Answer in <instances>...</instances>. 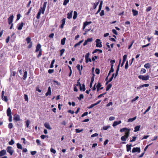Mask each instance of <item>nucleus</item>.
<instances>
[{"mask_svg":"<svg viewBox=\"0 0 158 158\" xmlns=\"http://www.w3.org/2000/svg\"><path fill=\"white\" fill-rule=\"evenodd\" d=\"M6 153V151L5 150H2L0 151V157L5 155Z\"/></svg>","mask_w":158,"mask_h":158,"instance_id":"nucleus-11","label":"nucleus"},{"mask_svg":"<svg viewBox=\"0 0 158 158\" xmlns=\"http://www.w3.org/2000/svg\"><path fill=\"white\" fill-rule=\"evenodd\" d=\"M2 99L6 102H7L8 101L7 97L6 96H3V98H2Z\"/></svg>","mask_w":158,"mask_h":158,"instance_id":"nucleus-41","label":"nucleus"},{"mask_svg":"<svg viewBox=\"0 0 158 158\" xmlns=\"http://www.w3.org/2000/svg\"><path fill=\"white\" fill-rule=\"evenodd\" d=\"M83 40H82L80 41L79 42L75 44L74 45V47L75 48L77 46H79L83 42Z\"/></svg>","mask_w":158,"mask_h":158,"instance_id":"nucleus-26","label":"nucleus"},{"mask_svg":"<svg viewBox=\"0 0 158 158\" xmlns=\"http://www.w3.org/2000/svg\"><path fill=\"white\" fill-rule=\"evenodd\" d=\"M27 72L26 71L24 73V75L23 76V79L25 80L27 76Z\"/></svg>","mask_w":158,"mask_h":158,"instance_id":"nucleus-29","label":"nucleus"},{"mask_svg":"<svg viewBox=\"0 0 158 158\" xmlns=\"http://www.w3.org/2000/svg\"><path fill=\"white\" fill-rule=\"evenodd\" d=\"M140 126L139 125L137 126H136L135 127V129L134 131L135 132H137L138 131H139V130L140 128Z\"/></svg>","mask_w":158,"mask_h":158,"instance_id":"nucleus-19","label":"nucleus"},{"mask_svg":"<svg viewBox=\"0 0 158 158\" xmlns=\"http://www.w3.org/2000/svg\"><path fill=\"white\" fill-rule=\"evenodd\" d=\"M95 72L97 74H99L100 73V70L98 69H96L95 70Z\"/></svg>","mask_w":158,"mask_h":158,"instance_id":"nucleus-54","label":"nucleus"},{"mask_svg":"<svg viewBox=\"0 0 158 158\" xmlns=\"http://www.w3.org/2000/svg\"><path fill=\"white\" fill-rule=\"evenodd\" d=\"M26 40L27 42V44L30 43L31 42V39L30 37H27L26 39Z\"/></svg>","mask_w":158,"mask_h":158,"instance_id":"nucleus-27","label":"nucleus"},{"mask_svg":"<svg viewBox=\"0 0 158 158\" xmlns=\"http://www.w3.org/2000/svg\"><path fill=\"white\" fill-rule=\"evenodd\" d=\"M44 126L47 129L49 130L52 129V128L50 126L48 123H45L44 124Z\"/></svg>","mask_w":158,"mask_h":158,"instance_id":"nucleus-10","label":"nucleus"},{"mask_svg":"<svg viewBox=\"0 0 158 158\" xmlns=\"http://www.w3.org/2000/svg\"><path fill=\"white\" fill-rule=\"evenodd\" d=\"M95 42L96 43V46L97 47L101 48L102 47V42H100V40L99 39H97Z\"/></svg>","mask_w":158,"mask_h":158,"instance_id":"nucleus-4","label":"nucleus"},{"mask_svg":"<svg viewBox=\"0 0 158 158\" xmlns=\"http://www.w3.org/2000/svg\"><path fill=\"white\" fill-rule=\"evenodd\" d=\"M146 72V70L144 69H142L140 71V73H144Z\"/></svg>","mask_w":158,"mask_h":158,"instance_id":"nucleus-47","label":"nucleus"},{"mask_svg":"<svg viewBox=\"0 0 158 158\" xmlns=\"http://www.w3.org/2000/svg\"><path fill=\"white\" fill-rule=\"evenodd\" d=\"M149 86V84H143L142 85H140L139 87H137V89H139L144 87H148Z\"/></svg>","mask_w":158,"mask_h":158,"instance_id":"nucleus-8","label":"nucleus"},{"mask_svg":"<svg viewBox=\"0 0 158 158\" xmlns=\"http://www.w3.org/2000/svg\"><path fill=\"white\" fill-rule=\"evenodd\" d=\"M65 18H64L61 21L62 24L60 26V27L61 28H62L64 27V25L65 23Z\"/></svg>","mask_w":158,"mask_h":158,"instance_id":"nucleus-12","label":"nucleus"},{"mask_svg":"<svg viewBox=\"0 0 158 158\" xmlns=\"http://www.w3.org/2000/svg\"><path fill=\"white\" fill-rule=\"evenodd\" d=\"M21 17V15L20 14H18L17 15L16 20L17 21L19 20L20 19Z\"/></svg>","mask_w":158,"mask_h":158,"instance_id":"nucleus-62","label":"nucleus"},{"mask_svg":"<svg viewBox=\"0 0 158 158\" xmlns=\"http://www.w3.org/2000/svg\"><path fill=\"white\" fill-rule=\"evenodd\" d=\"M24 98L25 100L26 101H28V96L26 94H25L24 95Z\"/></svg>","mask_w":158,"mask_h":158,"instance_id":"nucleus-46","label":"nucleus"},{"mask_svg":"<svg viewBox=\"0 0 158 158\" xmlns=\"http://www.w3.org/2000/svg\"><path fill=\"white\" fill-rule=\"evenodd\" d=\"M51 94V91L50 87H49L48 89L47 92L45 94V95L47 96L48 95H50Z\"/></svg>","mask_w":158,"mask_h":158,"instance_id":"nucleus-9","label":"nucleus"},{"mask_svg":"<svg viewBox=\"0 0 158 158\" xmlns=\"http://www.w3.org/2000/svg\"><path fill=\"white\" fill-rule=\"evenodd\" d=\"M150 108H151V106H149L148 108L147 109L144 111V112L143 114H146V113L148 112L150 109Z\"/></svg>","mask_w":158,"mask_h":158,"instance_id":"nucleus-40","label":"nucleus"},{"mask_svg":"<svg viewBox=\"0 0 158 158\" xmlns=\"http://www.w3.org/2000/svg\"><path fill=\"white\" fill-rule=\"evenodd\" d=\"M80 80V79H79L77 81V84L76 85H76L77 86H79L80 87V89L81 91H82V86L81 85L80 83L79 82V81Z\"/></svg>","mask_w":158,"mask_h":158,"instance_id":"nucleus-14","label":"nucleus"},{"mask_svg":"<svg viewBox=\"0 0 158 158\" xmlns=\"http://www.w3.org/2000/svg\"><path fill=\"white\" fill-rule=\"evenodd\" d=\"M127 58V55H125L123 57V62H125Z\"/></svg>","mask_w":158,"mask_h":158,"instance_id":"nucleus-48","label":"nucleus"},{"mask_svg":"<svg viewBox=\"0 0 158 158\" xmlns=\"http://www.w3.org/2000/svg\"><path fill=\"white\" fill-rule=\"evenodd\" d=\"M128 61H127L126 62L125 64V69H128Z\"/></svg>","mask_w":158,"mask_h":158,"instance_id":"nucleus-42","label":"nucleus"},{"mask_svg":"<svg viewBox=\"0 0 158 158\" xmlns=\"http://www.w3.org/2000/svg\"><path fill=\"white\" fill-rule=\"evenodd\" d=\"M82 90L83 91H85V85H84V84H82Z\"/></svg>","mask_w":158,"mask_h":158,"instance_id":"nucleus-56","label":"nucleus"},{"mask_svg":"<svg viewBox=\"0 0 158 158\" xmlns=\"http://www.w3.org/2000/svg\"><path fill=\"white\" fill-rule=\"evenodd\" d=\"M138 152L139 153L140 152V148L136 147L134 148L132 150V153H134L135 152Z\"/></svg>","mask_w":158,"mask_h":158,"instance_id":"nucleus-5","label":"nucleus"},{"mask_svg":"<svg viewBox=\"0 0 158 158\" xmlns=\"http://www.w3.org/2000/svg\"><path fill=\"white\" fill-rule=\"evenodd\" d=\"M130 131V129L126 127L122 128L120 130V131L121 132L124 131L126 132L125 135L121 137V140L125 141L126 140L129 136Z\"/></svg>","mask_w":158,"mask_h":158,"instance_id":"nucleus-1","label":"nucleus"},{"mask_svg":"<svg viewBox=\"0 0 158 158\" xmlns=\"http://www.w3.org/2000/svg\"><path fill=\"white\" fill-rule=\"evenodd\" d=\"M97 56H95L94 57H93L92 58V60L93 61H94L95 60L97 59Z\"/></svg>","mask_w":158,"mask_h":158,"instance_id":"nucleus-60","label":"nucleus"},{"mask_svg":"<svg viewBox=\"0 0 158 158\" xmlns=\"http://www.w3.org/2000/svg\"><path fill=\"white\" fill-rule=\"evenodd\" d=\"M132 11L133 13V15L134 16H136L138 14V11L136 10L132 9Z\"/></svg>","mask_w":158,"mask_h":158,"instance_id":"nucleus-18","label":"nucleus"},{"mask_svg":"<svg viewBox=\"0 0 158 158\" xmlns=\"http://www.w3.org/2000/svg\"><path fill=\"white\" fill-rule=\"evenodd\" d=\"M95 105V103L94 104H92L90 106H88L87 107L88 108V109H91Z\"/></svg>","mask_w":158,"mask_h":158,"instance_id":"nucleus-52","label":"nucleus"},{"mask_svg":"<svg viewBox=\"0 0 158 158\" xmlns=\"http://www.w3.org/2000/svg\"><path fill=\"white\" fill-rule=\"evenodd\" d=\"M121 123V120H120L119 121H115L114 122L113 124V126L114 127L117 125H118L120 124Z\"/></svg>","mask_w":158,"mask_h":158,"instance_id":"nucleus-13","label":"nucleus"},{"mask_svg":"<svg viewBox=\"0 0 158 158\" xmlns=\"http://www.w3.org/2000/svg\"><path fill=\"white\" fill-rule=\"evenodd\" d=\"M65 51V49H63L60 50V56H61Z\"/></svg>","mask_w":158,"mask_h":158,"instance_id":"nucleus-45","label":"nucleus"},{"mask_svg":"<svg viewBox=\"0 0 158 158\" xmlns=\"http://www.w3.org/2000/svg\"><path fill=\"white\" fill-rule=\"evenodd\" d=\"M112 31L113 32V33L115 34V35H118L117 32L115 29H113L112 30Z\"/></svg>","mask_w":158,"mask_h":158,"instance_id":"nucleus-59","label":"nucleus"},{"mask_svg":"<svg viewBox=\"0 0 158 158\" xmlns=\"http://www.w3.org/2000/svg\"><path fill=\"white\" fill-rule=\"evenodd\" d=\"M88 114V113L87 112H86L85 113H84L82 115H81V117H83L85 116H86Z\"/></svg>","mask_w":158,"mask_h":158,"instance_id":"nucleus-64","label":"nucleus"},{"mask_svg":"<svg viewBox=\"0 0 158 158\" xmlns=\"http://www.w3.org/2000/svg\"><path fill=\"white\" fill-rule=\"evenodd\" d=\"M42 52V49H40V51H39V53L37 56V57L39 58L41 56Z\"/></svg>","mask_w":158,"mask_h":158,"instance_id":"nucleus-44","label":"nucleus"},{"mask_svg":"<svg viewBox=\"0 0 158 158\" xmlns=\"http://www.w3.org/2000/svg\"><path fill=\"white\" fill-rule=\"evenodd\" d=\"M132 146L131 144L128 145L127 144L126 145L127 147V152H129L131 150V146Z\"/></svg>","mask_w":158,"mask_h":158,"instance_id":"nucleus-20","label":"nucleus"},{"mask_svg":"<svg viewBox=\"0 0 158 158\" xmlns=\"http://www.w3.org/2000/svg\"><path fill=\"white\" fill-rule=\"evenodd\" d=\"M83 131V129H81V130H79L78 129H75V131L76 133H80V132H81L82 131Z\"/></svg>","mask_w":158,"mask_h":158,"instance_id":"nucleus-35","label":"nucleus"},{"mask_svg":"<svg viewBox=\"0 0 158 158\" xmlns=\"http://www.w3.org/2000/svg\"><path fill=\"white\" fill-rule=\"evenodd\" d=\"M112 85L111 84H109L107 86L106 89V91H108L111 87Z\"/></svg>","mask_w":158,"mask_h":158,"instance_id":"nucleus-32","label":"nucleus"},{"mask_svg":"<svg viewBox=\"0 0 158 158\" xmlns=\"http://www.w3.org/2000/svg\"><path fill=\"white\" fill-rule=\"evenodd\" d=\"M110 126H103L102 128V129L106 130H107L108 128H110Z\"/></svg>","mask_w":158,"mask_h":158,"instance_id":"nucleus-34","label":"nucleus"},{"mask_svg":"<svg viewBox=\"0 0 158 158\" xmlns=\"http://www.w3.org/2000/svg\"><path fill=\"white\" fill-rule=\"evenodd\" d=\"M13 119L16 122H17L20 120V116L19 115H15L14 116Z\"/></svg>","mask_w":158,"mask_h":158,"instance_id":"nucleus-6","label":"nucleus"},{"mask_svg":"<svg viewBox=\"0 0 158 158\" xmlns=\"http://www.w3.org/2000/svg\"><path fill=\"white\" fill-rule=\"evenodd\" d=\"M136 137H135V136L133 137L132 139L131 140H130V141L131 142H132L135 141L136 140Z\"/></svg>","mask_w":158,"mask_h":158,"instance_id":"nucleus-57","label":"nucleus"},{"mask_svg":"<svg viewBox=\"0 0 158 158\" xmlns=\"http://www.w3.org/2000/svg\"><path fill=\"white\" fill-rule=\"evenodd\" d=\"M99 3V2H98L96 3H93V4H94V5L93 6V8L94 9H95L96 8L97 6L98 5Z\"/></svg>","mask_w":158,"mask_h":158,"instance_id":"nucleus-37","label":"nucleus"},{"mask_svg":"<svg viewBox=\"0 0 158 158\" xmlns=\"http://www.w3.org/2000/svg\"><path fill=\"white\" fill-rule=\"evenodd\" d=\"M102 85L101 84L100 82H98V85H97V91L98 92L100 88V87Z\"/></svg>","mask_w":158,"mask_h":158,"instance_id":"nucleus-21","label":"nucleus"},{"mask_svg":"<svg viewBox=\"0 0 158 158\" xmlns=\"http://www.w3.org/2000/svg\"><path fill=\"white\" fill-rule=\"evenodd\" d=\"M26 123V126L27 127H29V125L30 124V121L29 120H27L25 122Z\"/></svg>","mask_w":158,"mask_h":158,"instance_id":"nucleus-31","label":"nucleus"},{"mask_svg":"<svg viewBox=\"0 0 158 158\" xmlns=\"http://www.w3.org/2000/svg\"><path fill=\"white\" fill-rule=\"evenodd\" d=\"M152 9V7L151 6H148V7L146 10V11L147 12H149Z\"/></svg>","mask_w":158,"mask_h":158,"instance_id":"nucleus-38","label":"nucleus"},{"mask_svg":"<svg viewBox=\"0 0 158 158\" xmlns=\"http://www.w3.org/2000/svg\"><path fill=\"white\" fill-rule=\"evenodd\" d=\"M100 15L101 16H103L104 15V11L103 10H101V12L100 13Z\"/></svg>","mask_w":158,"mask_h":158,"instance_id":"nucleus-53","label":"nucleus"},{"mask_svg":"<svg viewBox=\"0 0 158 158\" xmlns=\"http://www.w3.org/2000/svg\"><path fill=\"white\" fill-rule=\"evenodd\" d=\"M84 98V96L83 94H80L79 95V97L78 98L79 100H81L82 99Z\"/></svg>","mask_w":158,"mask_h":158,"instance_id":"nucleus-39","label":"nucleus"},{"mask_svg":"<svg viewBox=\"0 0 158 158\" xmlns=\"http://www.w3.org/2000/svg\"><path fill=\"white\" fill-rule=\"evenodd\" d=\"M69 0H64V1L63 5L64 6L66 5L69 2Z\"/></svg>","mask_w":158,"mask_h":158,"instance_id":"nucleus-36","label":"nucleus"},{"mask_svg":"<svg viewBox=\"0 0 158 158\" xmlns=\"http://www.w3.org/2000/svg\"><path fill=\"white\" fill-rule=\"evenodd\" d=\"M89 56V52L86 53L85 55V62L86 63H88V59Z\"/></svg>","mask_w":158,"mask_h":158,"instance_id":"nucleus-16","label":"nucleus"},{"mask_svg":"<svg viewBox=\"0 0 158 158\" xmlns=\"http://www.w3.org/2000/svg\"><path fill=\"white\" fill-rule=\"evenodd\" d=\"M138 77L139 79H142L143 80L146 81L148 80L149 76V75L143 76L140 75Z\"/></svg>","mask_w":158,"mask_h":158,"instance_id":"nucleus-3","label":"nucleus"},{"mask_svg":"<svg viewBox=\"0 0 158 158\" xmlns=\"http://www.w3.org/2000/svg\"><path fill=\"white\" fill-rule=\"evenodd\" d=\"M66 40V38L65 37H64L61 40V44L62 45H64L65 43V41Z\"/></svg>","mask_w":158,"mask_h":158,"instance_id":"nucleus-24","label":"nucleus"},{"mask_svg":"<svg viewBox=\"0 0 158 158\" xmlns=\"http://www.w3.org/2000/svg\"><path fill=\"white\" fill-rule=\"evenodd\" d=\"M119 65H118L117 69L116 71L115 74V77H114L115 78L118 76V72L119 71Z\"/></svg>","mask_w":158,"mask_h":158,"instance_id":"nucleus-23","label":"nucleus"},{"mask_svg":"<svg viewBox=\"0 0 158 158\" xmlns=\"http://www.w3.org/2000/svg\"><path fill=\"white\" fill-rule=\"evenodd\" d=\"M136 118V116H135L132 118H130L128 119V122H132L134 120H135Z\"/></svg>","mask_w":158,"mask_h":158,"instance_id":"nucleus-25","label":"nucleus"},{"mask_svg":"<svg viewBox=\"0 0 158 158\" xmlns=\"http://www.w3.org/2000/svg\"><path fill=\"white\" fill-rule=\"evenodd\" d=\"M23 24H23V23L22 22L20 24L19 26L18 27V30H21L22 29V28L23 26Z\"/></svg>","mask_w":158,"mask_h":158,"instance_id":"nucleus-22","label":"nucleus"},{"mask_svg":"<svg viewBox=\"0 0 158 158\" xmlns=\"http://www.w3.org/2000/svg\"><path fill=\"white\" fill-rule=\"evenodd\" d=\"M17 147L18 148L20 149H23V148H22V145L20 144L19 143H18L17 144Z\"/></svg>","mask_w":158,"mask_h":158,"instance_id":"nucleus-30","label":"nucleus"},{"mask_svg":"<svg viewBox=\"0 0 158 158\" xmlns=\"http://www.w3.org/2000/svg\"><path fill=\"white\" fill-rule=\"evenodd\" d=\"M54 62H55V60H53L52 62H51V65H50V68H52L53 67V64L54 63Z\"/></svg>","mask_w":158,"mask_h":158,"instance_id":"nucleus-43","label":"nucleus"},{"mask_svg":"<svg viewBox=\"0 0 158 158\" xmlns=\"http://www.w3.org/2000/svg\"><path fill=\"white\" fill-rule=\"evenodd\" d=\"M46 137H48V136L45 135H42L40 136L41 138L43 139H44Z\"/></svg>","mask_w":158,"mask_h":158,"instance_id":"nucleus-55","label":"nucleus"},{"mask_svg":"<svg viewBox=\"0 0 158 158\" xmlns=\"http://www.w3.org/2000/svg\"><path fill=\"white\" fill-rule=\"evenodd\" d=\"M106 93V92L105 93H103V94H100V95H99L98 97V98H100L101 97H102L104 95H105Z\"/></svg>","mask_w":158,"mask_h":158,"instance_id":"nucleus-58","label":"nucleus"},{"mask_svg":"<svg viewBox=\"0 0 158 158\" xmlns=\"http://www.w3.org/2000/svg\"><path fill=\"white\" fill-rule=\"evenodd\" d=\"M77 12L76 11H74V15H73V19H76V18H77Z\"/></svg>","mask_w":158,"mask_h":158,"instance_id":"nucleus-28","label":"nucleus"},{"mask_svg":"<svg viewBox=\"0 0 158 158\" xmlns=\"http://www.w3.org/2000/svg\"><path fill=\"white\" fill-rule=\"evenodd\" d=\"M144 67L146 69H149L150 67V65L149 63H147V64H146L144 65Z\"/></svg>","mask_w":158,"mask_h":158,"instance_id":"nucleus-33","label":"nucleus"},{"mask_svg":"<svg viewBox=\"0 0 158 158\" xmlns=\"http://www.w3.org/2000/svg\"><path fill=\"white\" fill-rule=\"evenodd\" d=\"M98 135V134L97 133H94L91 136V137H94L97 136Z\"/></svg>","mask_w":158,"mask_h":158,"instance_id":"nucleus-63","label":"nucleus"},{"mask_svg":"<svg viewBox=\"0 0 158 158\" xmlns=\"http://www.w3.org/2000/svg\"><path fill=\"white\" fill-rule=\"evenodd\" d=\"M50 151L51 152L53 153L54 154H55L56 153V151L52 148H51Z\"/></svg>","mask_w":158,"mask_h":158,"instance_id":"nucleus-51","label":"nucleus"},{"mask_svg":"<svg viewBox=\"0 0 158 158\" xmlns=\"http://www.w3.org/2000/svg\"><path fill=\"white\" fill-rule=\"evenodd\" d=\"M18 71L20 75H22L23 74V72L22 69L20 68H18Z\"/></svg>","mask_w":158,"mask_h":158,"instance_id":"nucleus-61","label":"nucleus"},{"mask_svg":"<svg viewBox=\"0 0 158 158\" xmlns=\"http://www.w3.org/2000/svg\"><path fill=\"white\" fill-rule=\"evenodd\" d=\"M41 45L40 44H37V45L36 46V49L35 51V52H38L39 51H40V49H41Z\"/></svg>","mask_w":158,"mask_h":158,"instance_id":"nucleus-7","label":"nucleus"},{"mask_svg":"<svg viewBox=\"0 0 158 158\" xmlns=\"http://www.w3.org/2000/svg\"><path fill=\"white\" fill-rule=\"evenodd\" d=\"M7 115L9 117L8 120L10 122V107H8L7 110Z\"/></svg>","mask_w":158,"mask_h":158,"instance_id":"nucleus-17","label":"nucleus"},{"mask_svg":"<svg viewBox=\"0 0 158 158\" xmlns=\"http://www.w3.org/2000/svg\"><path fill=\"white\" fill-rule=\"evenodd\" d=\"M114 75H115V74L114 73H113L112 74L111 77V78L109 80V81H110L111 82L112 81L113 79V78L114 77Z\"/></svg>","mask_w":158,"mask_h":158,"instance_id":"nucleus-49","label":"nucleus"},{"mask_svg":"<svg viewBox=\"0 0 158 158\" xmlns=\"http://www.w3.org/2000/svg\"><path fill=\"white\" fill-rule=\"evenodd\" d=\"M92 23L91 21H89V22H85L84 23V24H85L86 25V26Z\"/></svg>","mask_w":158,"mask_h":158,"instance_id":"nucleus-50","label":"nucleus"},{"mask_svg":"<svg viewBox=\"0 0 158 158\" xmlns=\"http://www.w3.org/2000/svg\"><path fill=\"white\" fill-rule=\"evenodd\" d=\"M73 11H70L67 14V18L69 19H71L72 16Z\"/></svg>","mask_w":158,"mask_h":158,"instance_id":"nucleus-15","label":"nucleus"},{"mask_svg":"<svg viewBox=\"0 0 158 158\" xmlns=\"http://www.w3.org/2000/svg\"><path fill=\"white\" fill-rule=\"evenodd\" d=\"M47 4V2H44L43 4V7H40L39 10V12L37 13L36 16V18L37 19H39L40 17V15L41 13L42 14H44V12L46 7V5Z\"/></svg>","mask_w":158,"mask_h":158,"instance_id":"nucleus-2","label":"nucleus"}]
</instances>
